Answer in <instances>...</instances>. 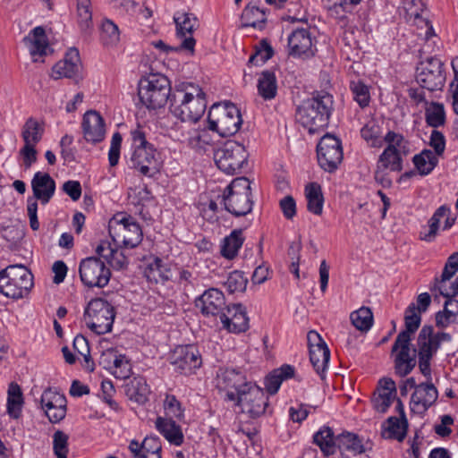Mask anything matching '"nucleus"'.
I'll list each match as a JSON object with an SVG mask.
<instances>
[{"label": "nucleus", "mask_w": 458, "mask_h": 458, "mask_svg": "<svg viewBox=\"0 0 458 458\" xmlns=\"http://www.w3.org/2000/svg\"><path fill=\"white\" fill-rule=\"evenodd\" d=\"M420 314L416 310L415 303L407 307L404 313L405 329L398 334L392 346V353H395V373L402 377L410 374L416 366L415 355L411 354V341L420 326Z\"/></svg>", "instance_id": "nucleus-1"}, {"label": "nucleus", "mask_w": 458, "mask_h": 458, "mask_svg": "<svg viewBox=\"0 0 458 458\" xmlns=\"http://www.w3.org/2000/svg\"><path fill=\"white\" fill-rule=\"evenodd\" d=\"M333 96L326 91H316L297 107L296 119L310 133L327 126L333 111Z\"/></svg>", "instance_id": "nucleus-2"}, {"label": "nucleus", "mask_w": 458, "mask_h": 458, "mask_svg": "<svg viewBox=\"0 0 458 458\" xmlns=\"http://www.w3.org/2000/svg\"><path fill=\"white\" fill-rule=\"evenodd\" d=\"M206 107V94L199 86L190 84L186 89H175L172 93L170 112L182 122H198Z\"/></svg>", "instance_id": "nucleus-3"}, {"label": "nucleus", "mask_w": 458, "mask_h": 458, "mask_svg": "<svg viewBox=\"0 0 458 458\" xmlns=\"http://www.w3.org/2000/svg\"><path fill=\"white\" fill-rule=\"evenodd\" d=\"M131 148L130 167L137 170L142 175L153 177L159 172L158 162L156 158V148L146 139V133L140 125L131 130Z\"/></svg>", "instance_id": "nucleus-4"}, {"label": "nucleus", "mask_w": 458, "mask_h": 458, "mask_svg": "<svg viewBox=\"0 0 458 458\" xmlns=\"http://www.w3.org/2000/svg\"><path fill=\"white\" fill-rule=\"evenodd\" d=\"M138 96L148 109L161 108L172 97L170 81L161 73H149L140 79Z\"/></svg>", "instance_id": "nucleus-5"}, {"label": "nucleus", "mask_w": 458, "mask_h": 458, "mask_svg": "<svg viewBox=\"0 0 458 458\" xmlns=\"http://www.w3.org/2000/svg\"><path fill=\"white\" fill-rule=\"evenodd\" d=\"M222 200L225 209L234 216L250 214L253 207L250 180L246 177L233 179L225 189Z\"/></svg>", "instance_id": "nucleus-6"}, {"label": "nucleus", "mask_w": 458, "mask_h": 458, "mask_svg": "<svg viewBox=\"0 0 458 458\" xmlns=\"http://www.w3.org/2000/svg\"><path fill=\"white\" fill-rule=\"evenodd\" d=\"M208 129L222 137L234 135L242 123L238 107L232 102L214 104L208 115Z\"/></svg>", "instance_id": "nucleus-7"}, {"label": "nucleus", "mask_w": 458, "mask_h": 458, "mask_svg": "<svg viewBox=\"0 0 458 458\" xmlns=\"http://www.w3.org/2000/svg\"><path fill=\"white\" fill-rule=\"evenodd\" d=\"M33 286V276L22 265H10L0 271V293L12 299L25 297Z\"/></svg>", "instance_id": "nucleus-8"}, {"label": "nucleus", "mask_w": 458, "mask_h": 458, "mask_svg": "<svg viewBox=\"0 0 458 458\" xmlns=\"http://www.w3.org/2000/svg\"><path fill=\"white\" fill-rule=\"evenodd\" d=\"M33 197L27 199V212L30 218V226L33 231L39 228L38 219V200L41 204H47L55 194V182L47 173L37 172L31 180Z\"/></svg>", "instance_id": "nucleus-9"}, {"label": "nucleus", "mask_w": 458, "mask_h": 458, "mask_svg": "<svg viewBox=\"0 0 458 458\" xmlns=\"http://www.w3.org/2000/svg\"><path fill=\"white\" fill-rule=\"evenodd\" d=\"M108 231L112 240L126 249L137 247L143 239L140 225L131 216L125 214H116L109 222Z\"/></svg>", "instance_id": "nucleus-10"}, {"label": "nucleus", "mask_w": 458, "mask_h": 458, "mask_svg": "<svg viewBox=\"0 0 458 458\" xmlns=\"http://www.w3.org/2000/svg\"><path fill=\"white\" fill-rule=\"evenodd\" d=\"M114 318V308L102 298L92 299L86 306L83 314L85 324L97 335L110 332Z\"/></svg>", "instance_id": "nucleus-11"}, {"label": "nucleus", "mask_w": 458, "mask_h": 458, "mask_svg": "<svg viewBox=\"0 0 458 458\" xmlns=\"http://www.w3.org/2000/svg\"><path fill=\"white\" fill-rule=\"evenodd\" d=\"M248 157L245 147L234 140L225 142L214 153L216 166L225 174L231 175L241 173L248 163Z\"/></svg>", "instance_id": "nucleus-12"}, {"label": "nucleus", "mask_w": 458, "mask_h": 458, "mask_svg": "<svg viewBox=\"0 0 458 458\" xmlns=\"http://www.w3.org/2000/svg\"><path fill=\"white\" fill-rule=\"evenodd\" d=\"M225 401L234 402V405L240 406L242 411L252 419L263 415L268 406V397L264 390L255 384H251L245 391H241L239 396L233 392L228 393Z\"/></svg>", "instance_id": "nucleus-13"}, {"label": "nucleus", "mask_w": 458, "mask_h": 458, "mask_svg": "<svg viewBox=\"0 0 458 458\" xmlns=\"http://www.w3.org/2000/svg\"><path fill=\"white\" fill-rule=\"evenodd\" d=\"M444 63L437 57H428L417 66V82L429 91L442 89L445 83Z\"/></svg>", "instance_id": "nucleus-14"}, {"label": "nucleus", "mask_w": 458, "mask_h": 458, "mask_svg": "<svg viewBox=\"0 0 458 458\" xmlns=\"http://www.w3.org/2000/svg\"><path fill=\"white\" fill-rule=\"evenodd\" d=\"M79 274L82 284L89 288H103L110 281L111 271L103 260L88 257L80 262Z\"/></svg>", "instance_id": "nucleus-15"}, {"label": "nucleus", "mask_w": 458, "mask_h": 458, "mask_svg": "<svg viewBox=\"0 0 458 458\" xmlns=\"http://www.w3.org/2000/svg\"><path fill=\"white\" fill-rule=\"evenodd\" d=\"M318 162L328 173L335 172L343 160L341 140L334 135H324L317 146Z\"/></svg>", "instance_id": "nucleus-16"}, {"label": "nucleus", "mask_w": 458, "mask_h": 458, "mask_svg": "<svg viewBox=\"0 0 458 458\" xmlns=\"http://www.w3.org/2000/svg\"><path fill=\"white\" fill-rule=\"evenodd\" d=\"M44 131V125L33 117L27 119L22 127L21 138L24 146L19 153L26 168H30L37 161L36 145L41 140Z\"/></svg>", "instance_id": "nucleus-17"}, {"label": "nucleus", "mask_w": 458, "mask_h": 458, "mask_svg": "<svg viewBox=\"0 0 458 458\" xmlns=\"http://www.w3.org/2000/svg\"><path fill=\"white\" fill-rule=\"evenodd\" d=\"M170 363L175 372L191 375L202 364L201 355L195 345H179L169 355Z\"/></svg>", "instance_id": "nucleus-18"}, {"label": "nucleus", "mask_w": 458, "mask_h": 458, "mask_svg": "<svg viewBox=\"0 0 458 458\" xmlns=\"http://www.w3.org/2000/svg\"><path fill=\"white\" fill-rule=\"evenodd\" d=\"M307 340L310 350V360L317 374L324 379L330 360V351L321 335L316 331H310Z\"/></svg>", "instance_id": "nucleus-19"}, {"label": "nucleus", "mask_w": 458, "mask_h": 458, "mask_svg": "<svg viewBox=\"0 0 458 458\" xmlns=\"http://www.w3.org/2000/svg\"><path fill=\"white\" fill-rule=\"evenodd\" d=\"M251 384V382H247L241 370L220 368L216 372V386L219 391L225 392V400L230 392H233L236 396L241 395V391H245Z\"/></svg>", "instance_id": "nucleus-20"}, {"label": "nucleus", "mask_w": 458, "mask_h": 458, "mask_svg": "<svg viewBox=\"0 0 458 458\" xmlns=\"http://www.w3.org/2000/svg\"><path fill=\"white\" fill-rule=\"evenodd\" d=\"M452 341V335L445 332H435L430 325H424L417 337L418 355L434 357L444 342Z\"/></svg>", "instance_id": "nucleus-21"}, {"label": "nucleus", "mask_w": 458, "mask_h": 458, "mask_svg": "<svg viewBox=\"0 0 458 458\" xmlns=\"http://www.w3.org/2000/svg\"><path fill=\"white\" fill-rule=\"evenodd\" d=\"M40 405L51 423H58L65 418L67 401L64 394L52 388L46 389L40 398Z\"/></svg>", "instance_id": "nucleus-22"}, {"label": "nucleus", "mask_w": 458, "mask_h": 458, "mask_svg": "<svg viewBox=\"0 0 458 458\" xmlns=\"http://www.w3.org/2000/svg\"><path fill=\"white\" fill-rule=\"evenodd\" d=\"M288 54L293 57L309 59L315 55L316 48L309 29L301 28L288 36Z\"/></svg>", "instance_id": "nucleus-23"}, {"label": "nucleus", "mask_w": 458, "mask_h": 458, "mask_svg": "<svg viewBox=\"0 0 458 458\" xmlns=\"http://www.w3.org/2000/svg\"><path fill=\"white\" fill-rule=\"evenodd\" d=\"M195 304L200 310L202 315L206 317H219V318L228 308L224 293L216 288L206 290L196 299Z\"/></svg>", "instance_id": "nucleus-24"}, {"label": "nucleus", "mask_w": 458, "mask_h": 458, "mask_svg": "<svg viewBox=\"0 0 458 458\" xmlns=\"http://www.w3.org/2000/svg\"><path fill=\"white\" fill-rule=\"evenodd\" d=\"M83 137L93 144L101 142L106 134V124L100 114L94 110L87 111L82 119Z\"/></svg>", "instance_id": "nucleus-25"}, {"label": "nucleus", "mask_w": 458, "mask_h": 458, "mask_svg": "<svg viewBox=\"0 0 458 458\" xmlns=\"http://www.w3.org/2000/svg\"><path fill=\"white\" fill-rule=\"evenodd\" d=\"M220 320L223 327L230 333L239 334L249 328V318L242 304L228 306Z\"/></svg>", "instance_id": "nucleus-26"}, {"label": "nucleus", "mask_w": 458, "mask_h": 458, "mask_svg": "<svg viewBox=\"0 0 458 458\" xmlns=\"http://www.w3.org/2000/svg\"><path fill=\"white\" fill-rule=\"evenodd\" d=\"M174 20L177 36L182 38L181 47L193 53L196 41L191 34L198 25L197 19L192 14L178 12L174 15Z\"/></svg>", "instance_id": "nucleus-27"}, {"label": "nucleus", "mask_w": 458, "mask_h": 458, "mask_svg": "<svg viewBox=\"0 0 458 458\" xmlns=\"http://www.w3.org/2000/svg\"><path fill=\"white\" fill-rule=\"evenodd\" d=\"M438 391L432 383L427 382L418 385L411 398V411L424 413L436 403Z\"/></svg>", "instance_id": "nucleus-28"}, {"label": "nucleus", "mask_w": 458, "mask_h": 458, "mask_svg": "<svg viewBox=\"0 0 458 458\" xmlns=\"http://www.w3.org/2000/svg\"><path fill=\"white\" fill-rule=\"evenodd\" d=\"M396 399V385L390 377H383L378 381L377 392L372 399L373 408L380 413L387 411Z\"/></svg>", "instance_id": "nucleus-29"}, {"label": "nucleus", "mask_w": 458, "mask_h": 458, "mask_svg": "<svg viewBox=\"0 0 458 458\" xmlns=\"http://www.w3.org/2000/svg\"><path fill=\"white\" fill-rule=\"evenodd\" d=\"M81 69L80 55L76 48L70 49L64 59L57 62L52 68V78L58 80L63 77L76 79Z\"/></svg>", "instance_id": "nucleus-30"}, {"label": "nucleus", "mask_w": 458, "mask_h": 458, "mask_svg": "<svg viewBox=\"0 0 458 458\" xmlns=\"http://www.w3.org/2000/svg\"><path fill=\"white\" fill-rule=\"evenodd\" d=\"M23 41L28 47L34 62H38L39 57L47 55L48 52H52L46 30L42 26L34 28L23 38Z\"/></svg>", "instance_id": "nucleus-31"}, {"label": "nucleus", "mask_w": 458, "mask_h": 458, "mask_svg": "<svg viewBox=\"0 0 458 458\" xmlns=\"http://www.w3.org/2000/svg\"><path fill=\"white\" fill-rule=\"evenodd\" d=\"M404 155L392 150L390 148H386L379 155L377 168L375 171V178L378 180L384 175V172L389 169L391 172H401L403 168Z\"/></svg>", "instance_id": "nucleus-32"}, {"label": "nucleus", "mask_w": 458, "mask_h": 458, "mask_svg": "<svg viewBox=\"0 0 458 458\" xmlns=\"http://www.w3.org/2000/svg\"><path fill=\"white\" fill-rule=\"evenodd\" d=\"M95 251L97 258L104 259L114 269H123L128 264L126 256L117 248L113 247L108 241L100 242Z\"/></svg>", "instance_id": "nucleus-33"}, {"label": "nucleus", "mask_w": 458, "mask_h": 458, "mask_svg": "<svg viewBox=\"0 0 458 458\" xmlns=\"http://www.w3.org/2000/svg\"><path fill=\"white\" fill-rule=\"evenodd\" d=\"M158 432L171 444L176 446L182 445L184 436L181 427L172 419L158 417L156 420Z\"/></svg>", "instance_id": "nucleus-34"}, {"label": "nucleus", "mask_w": 458, "mask_h": 458, "mask_svg": "<svg viewBox=\"0 0 458 458\" xmlns=\"http://www.w3.org/2000/svg\"><path fill=\"white\" fill-rule=\"evenodd\" d=\"M76 22L81 35L89 38L94 28L90 0H76Z\"/></svg>", "instance_id": "nucleus-35"}, {"label": "nucleus", "mask_w": 458, "mask_h": 458, "mask_svg": "<svg viewBox=\"0 0 458 458\" xmlns=\"http://www.w3.org/2000/svg\"><path fill=\"white\" fill-rule=\"evenodd\" d=\"M336 448L343 455L356 456L365 452L362 439L358 435L346 432L336 437Z\"/></svg>", "instance_id": "nucleus-36"}, {"label": "nucleus", "mask_w": 458, "mask_h": 458, "mask_svg": "<svg viewBox=\"0 0 458 458\" xmlns=\"http://www.w3.org/2000/svg\"><path fill=\"white\" fill-rule=\"evenodd\" d=\"M149 393V386L144 377H134L125 385L127 397L139 404H144L148 401Z\"/></svg>", "instance_id": "nucleus-37"}, {"label": "nucleus", "mask_w": 458, "mask_h": 458, "mask_svg": "<svg viewBox=\"0 0 458 458\" xmlns=\"http://www.w3.org/2000/svg\"><path fill=\"white\" fill-rule=\"evenodd\" d=\"M257 89L259 95L264 100H272L277 95V79L275 72L265 70L259 75Z\"/></svg>", "instance_id": "nucleus-38"}, {"label": "nucleus", "mask_w": 458, "mask_h": 458, "mask_svg": "<svg viewBox=\"0 0 458 458\" xmlns=\"http://www.w3.org/2000/svg\"><path fill=\"white\" fill-rule=\"evenodd\" d=\"M313 442L325 456L332 455L336 451V437L333 429L327 426H323L313 435Z\"/></svg>", "instance_id": "nucleus-39"}, {"label": "nucleus", "mask_w": 458, "mask_h": 458, "mask_svg": "<svg viewBox=\"0 0 458 458\" xmlns=\"http://www.w3.org/2000/svg\"><path fill=\"white\" fill-rule=\"evenodd\" d=\"M241 21L243 27L261 30L267 21L266 11L259 9L258 6L248 4L242 11Z\"/></svg>", "instance_id": "nucleus-40"}, {"label": "nucleus", "mask_w": 458, "mask_h": 458, "mask_svg": "<svg viewBox=\"0 0 458 458\" xmlns=\"http://www.w3.org/2000/svg\"><path fill=\"white\" fill-rule=\"evenodd\" d=\"M412 162L421 176L429 174L438 164V158L430 149H423L412 157Z\"/></svg>", "instance_id": "nucleus-41"}, {"label": "nucleus", "mask_w": 458, "mask_h": 458, "mask_svg": "<svg viewBox=\"0 0 458 458\" xmlns=\"http://www.w3.org/2000/svg\"><path fill=\"white\" fill-rule=\"evenodd\" d=\"M244 238L242 229H234L226 236L221 245V254L223 257L233 259L242 246Z\"/></svg>", "instance_id": "nucleus-42"}, {"label": "nucleus", "mask_w": 458, "mask_h": 458, "mask_svg": "<svg viewBox=\"0 0 458 458\" xmlns=\"http://www.w3.org/2000/svg\"><path fill=\"white\" fill-rule=\"evenodd\" d=\"M144 275L150 282L165 283L170 279L171 270L161 259L155 258L145 268Z\"/></svg>", "instance_id": "nucleus-43"}, {"label": "nucleus", "mask_w": 458, "mask_h": 458, "mask_svg": "<svg viewBox=\"0 0 458 458\" xmlns=\"http://www.w3.org/2000/svg\"><path fill=\"white\" fill-rule=\"evenodd\" d=\"M308 210L315 215H321L323 211L324 198L321 187L317 182H310L305 188Z\"/></svg>", "instance_id": "nucleus-44"}, {"label": "nucleus", "mask_w": 458, "mask_h": 458, "mask_svg": "<svg viewBox=\"0 0 458 458\" xmlns=\"http://www.w3.org/2000/svg\"><path fill=\"white\" fill-rule=\"evenodd\" d=\"M23 405V394L20 386L11 383L8 388L7 413L13 419L20 418Z\"/></svg>", "instance_id": "nucleus-45"}, {"label": "nucleus", "mask_w": 458, "mask_h": 458, "mask_svg": "<svg viewBox=\"0 0 458 458\" xmlns=\"http://www.w3.org/2000/svg\"><path fill=\"white\" fill-rule=\"evenodd\" d=\"M387 427L383 431L382 435L386 438L396 439L403 441L406 436L408 421L406 424L403 420L394 416H391L386 420Z\"/></svg>", "instance_id": "nucleus-46"}, {"label": "nucleus", "mask_w": 458, "mask_h": 458, "mask_svg": "<svg viewBox=\"0 0 458 458\" xmlns=\"http://www.w3.org/2000/svg\"><path fill=\"white\" fill-rule=\"evenodd\" d=\"M352 324L360 331L366 332L373 325V314L369 308L361 307L350 315Z\"/></svg>", "instance_id": "nucleus-47"}, {"label": "nucleus", "mask_w": 458, "mask_h": 458, "mask_svg": "<svg viewBox=\"0 0 458 458\" xmlns=\"http://www.w3.org/2000/svg\"><path fill=\"white\" fill-rule=\"evenodd\" d=\"M100 40L106 47L116 46L120 41L118 26L113 21L106 19L102 21Z\"/></svg>", "instance_id": "nucleus-48"}, {"label": "nucleus", "mask_w": 458, "mask_h": 458, "mask_svg": "<svg viewBox=\"0 0 458 458\" xmlns=\"http://www.w3.org/2000/svg\"><path fill=\"white\" fill-rule=\"evenodd\" d=\"M360 136L371 148H381L383 146V139L380 137V128L373 120L369 121L361 128Z\"/></svg>", "instance_id": "nucleus-49"}, {"label": "nucleus", "mask_w": 458, "mask_h": 458, "mask_svg": "<svg viewBox=\"0 0 458 458\" xmlns=\"http://www.w3.org/2000/svg\"><path fill=\"white\" fill-rule=\"evenodd\" d=\"M425 116L428 125L433 128L444 125L445 122V113L443 104L432 102L430 107L426 110Z\"/></svg>", "instance_id": "nucleus-50"}, {"label": "nucleus", "mask_w": 458, "mask_h": 458, "mask_svg": "<svg viewBox=\"0 0 458 458\" xmlns=\"http://www.w3.org/2000/svg\"><path fill=\"white\" fill-rule=\"evenodd\" d=\"M350 89L353 99L361 108H365L370 102L369 88L361 81H351Z\"/></svg>", "instance_id": "nucleus-51"}, {"label": "nucleus", "mask_w": 458, "mask_h": 458, "mask_svg": "<svg viewBox=\"0 0 458 458\" xmlns=\"http://www.w3.org/2000/svg\"><path fill=\"white\" fill-rule=\"evenodd\" d=\"M248 278L242 271L234 270L231 272L225 283L227 291L230 293H243L246 290Z\"/></svg>", "instance_id": "nucleus-52"}, {"label": "nucleus", "mask_w": 458, "mask_h": 458, "mask_svg": "<svg viewBox=\"0 0 458 458\" xmlns=\"http://www.w3.org/2000/svg\"><path fill=\"white\" fill-rule=\"evenodd\" d=\"M384 142L387 144L386 148H390L394 151H397L404 156L408 153L407 141L401 133L393 131H387L383 138Z\"/></svg>", "instance_id": "nucleus-53"}, {"label": "nucleus", "mask_w": 458, "mask_h": 458, "mask_svg": "<svg viewBox=\"0 0 458 458\" xmlns=\"http://www.w3.org/2000/svg\"><path fill=\"white\" fill-rule=\"evenodd\" d=\"M274 55L272 47L266 41L262 40L259 47L256 48L253 55L249 59V64L256 66L264 64Z\"/></svg>", "instance_id": "nucleus-54"}, {"label": "nucleus", "mask_w": 458, "mask_h": 458, "mask_svg": "<svg viewBox=\"0 0 458 458\" xmlns=\"http://www.w3.org/2000/svg\"><path fill=\"white\" fill-rule=\"evenodd\" d=\"M69 436L62 430H56L53 435V450L56 458H67Z\"/></svg>", "instance_id": "nucleus-55"}, {"label": "nucleus", "mask_w": 458, "mask_h": 458, "mask_svg": "<svg viewBox=\"0 0 458 458\" xmlns=\"http://www.w3.org/2000/svg\"><path fill=\"white\" fill-rule=\"evenodd\" d=\"M454 302L458 305V301L446 300L443 310H439L436 313V326L438 328H445L451 323L454 322L456 314L454 311L448 309V306Z\"/></svg>", "instance_id": "nucleus-56"}, {"label": "nucleus", "mask_w": 458, "mask_h": 458, "mask_svg": "<svg viewBox=\"0 0 458 458\" xmlns=\"http://www.w3.org/2000/svg\"><path fill=\"white\" fill-rule=\"evenodd\" d=\"M72 347L80 355L84 357V360L87 363V368L89 371L94 370V362L90 358L89 345L87 338L81 335H78L74 337Z\"/></svg>", "instance_id": "nucleus-57"}, {"label": "nucleus", "mask_w": 458, "mask_h": 458, "mask_svg": "<svg viewBox=\"0 0 458 458\" xmlns=\"http://www.w3.org/2000/svg\"><path fill=\"white\" fill-rule=\"evenodd\" d=\"M431 291H438L441 295L446 300H453L452 298L458 294V278H456L448 287L446 281H441V277L435 278L434 285L430 288Z\"/></svg>", "instance_id": "nucleus-58"}, {"label": "nucleus", "mask_w": 458, "mask_h": 458, "mask_svg": "<svg viewBox=\"0 0 458 458\" xmlns=\"http://www.w3.org/2000/svg\"><path fill=\"white\" fill-rule=\"evenodd\" d=\"M431 217L439 223L442 218H445L443 230H449L456 220V216H452L451 208L447 205H442L437 208Z\"/></svg>", "instance_id": "nucleus-59"}, {"label": "nucleus", "mask_w": 458, "mask_h": 458, "mask_svg": "<svg viewBox=\"0 0 458 458\" xmlns=\"http://www.w3.org/2000/svg\"><path fill=\"white\" fill-rule=\"evenodd\" d=\"M165 410L172 417L182 419L183 417V410L182 409L181 403L173 394H166L164 401Z\"/></svg>", "instance_id": "nucleus-60"}, {"label": "nucleus", "mask_w": 458, "mask_h": 458, "mask_svg": "<svg viewBox=\"0 0 458 458\" xmlns=\"http://www.w3.org/2000/svg\"><path fill=\"white\" fill-rule=\"evenodd\" d=\"M440 223L432 217L428 221V225L423 227L420 233V239L427 242H432L437 236Z\"/></svg>", "instance_id": "nucleus-61"}, {"label": "nucleus", "mask_w": 458, "mask_h": 458, "mask_svg": "<svg viewBox=\"0 0 458 458\" xmlns=\"http://www.w3.org/2000/svg\"><path fill=\"white\" fill-rule=\"evenodd\" d=\"M122 144V136L119 132H115L111 140V146L108 152V161L111 166H115L120 158V149Z\"/></svg>", "instance_id": "nucleus-62"}, {"label": "nucleus", "mask_w": 458, "mask_h": 458, "mask_svg": "<svg viewBox=\"0 0 458 458\" xmlns=\"http://www.w3.org/2000/svg\"><path fill=\"white\" fill-rule=\"evenodd\" d=\"M429 145L434 148L433 153L436 157L442 156L445 149V138L444 134L437 130L432 131L429 139Z\"/></svg>", "instance_id": "nucleus-63"}, {"label": "nucleus", "mask_w": 458, "mask_h": 458, "mask_svg": "<svg viewBox=\"0 0 458 458\" xmlns=\"http://www.w3.org/2000/svg\"><path fill=\"white\" fill-rule=\"evenodd\" d=\"M458 271V254H452L448 259L441 275V281H447Z\"/></svg>", "instance_id": "nucleus-64"}]
</instances>
